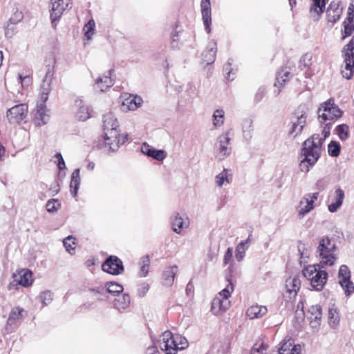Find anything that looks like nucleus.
<instances>
[{
  "label": "nucleus",
  "instance_id": "nucleus-36",
  "mask_svg": "<svg viewBox=\"0 0 354 354\" xmlns=\"http://www.w3.org/2000/svg\"><path fill=\"white\" fill-rule=\"evenodd\" d=\"M327 277V272L322 270L319 272V274H317L315 278H313L314 280L313 281L312 287L317 291L322 290L326 283Z\"/></svg>",
  "mask_w": 354,
  "mask_h": 354
},
{
  "label": "nucleus",
  "instance_id": "nucleus-23",
  "mask_svg": "<svg viewBox=\"0 0 354 354\" xmlns=\"http://www.w3.org/2000/svg\"><path fill=\"white\" fill-rule=\"evenodd\" d=\"M75 106L77 107L75 116L79 120L86 121L92 117L91 109L82 99H77Z\"/></svg>",
  "mask_w": 354,
  "mask_h": 354
},
{
  "label": "nucleus",
  "instance_id": "nucleus-61",
  "mask_svg": "<svg viewBox=\"0 0 354 354\" xmlns=\"http://www.w3.org/2000/svg\"><path fill=\"white\" fill-rule=\"evenodd\" d=\"M146 354H160V353L156 346H152L147 348Z\"/></svg>",
  "mask_w": 354,
  "mask_h": 354
},
{
  "label": "nucleus",
  "instance_id": "nucleus-58",
  "mask_svg": "<svg viewBox=\"0 0 354 354\" xmlns=\"http://www.w3.org/2000/svg\"><path fill=\"white\" fill-rule=\"evenodd\" d=\"M331 124L330 123L326 124L324 127V129L322 132V135L320 136L323 138V142L325 140L326 138L330 136Z\"/></svg>",
  "mask_w": 354,
  "mask_h": 354
},
{
  "label": "nucleus",
  "instance_id": "nucleus-64",
  "mask_svg": "<svg viewBox=\"0 0 354 354\" xmlns=\"http://www.w3.org/2000/svg\"><path fill=\"white\" fill-rule=\"evenodd\" d=\"M95 163L93 162H89L87 165H86V168L88 169V170H93L95 169Z\"/></svg>",
  "mask_w": 354,
  "mask_h": 354
},
{
  "label": "nucleus",
  "instance_id": "nucleus-38",
  "mask_svg": "<svg viewBox=\"0 0 354 354\" xmlns=\"http://www.w3.org/2000/svg\"><path fill=\"white\" fill-rule=\"evenodd\" d=\"M335 193V201L328 205V210L332 213H334L337 211V209L342 205L343 200L344 198V192L342 189H337Z\"/></svg>",
  "mask_w": 354,
  "mask_h": 354
},
{
  "label": "nucleus",
  "instance_id": "nucleus-43",
  "mask_svg": "<svg viewBox=\"0 0 354 354\" xmlns=\"http://www.w3.org/2000/svg\"><path fill=\"white\" fill-rule=\"evenodd\" d=\"M85 37L89 40L95 33V23L93 19H90L83 28Z\"/></svg>",
  "mask_w": 354,
  "mask_h": 354
},
{
  "label": "nucleus",
  "instance_id": "nucleus-63",
  "mask_svg": "<svg viewBox=\"0 0 354 354\" xmlns=\"http://www.w3.org/2000/svg\"><path fill=\"white\" fill-rule=\"evenodd\" d=\"M148 290H149L148 285L143 284L142 285V290L139 291L140 296L143 297L145 295V293L148 291Z\"/></svg>",
  "mask_w": 354,
  "mask_h": 354
},
{
  "label": "nucleus",
  "instance_id": "nucleus-57",
  "mask_svg": "<svg viewBox=\"0 0 354 354\" xmlns=\"http://www.w3.org/2000/svg\"><path fill=\"white\" fill-rule=\"evenodd\" d=\"M55 158L57 160V166L60 170L65 169V162L61 153H57L55 154Z\"/></svg>",
  "mask_w": 354,
  "mask_h": 354
},
{
  "label": "nucleus",
  "instance_id": "nucleus-28",
  "mask_svg": "<svg viewBox=\"0 0 354 354\" xmlns=\"http://www.w3.org/2000/svg\"><path fill=\"white\" fill-rule=\"evenodd\" d=\"M353 10L348 8V16L343 23L344 30L342 32V39L351 35L354 32V16H351ZM354 38V35L353 37Z\"/></svg>",
  "mask_w": 354,
  "mask_h": 354
},
{
  "label": "nucleus",
  "instance_id": "nucleus-1",
  "mask_svg": "<svg viewBox=\"0 0 354 354\" xmlns=\"http://www.w3.org/2000/svg\"><path fill=\"white\" fill-rule=\"evenodd\" d=\"M323 138L320 134H313L310 138L305 140L301 150V161L299 165V170L303 173H308L319 160Z\"/></svg>",
  "mask_w": 354,
  "mask_h": 354
},
{
  "label": "nucleus",
  "instance_id": "nucleus-39",
  "mask_svg": "<svg viewBox=\"0 0 354 354\" xmlns=\"http://www.w3.org/2000/svg\"><path fill=\"white\" fill-rule=\"evenodd\" d=\"M80 169H76L73 171L71 175V180L70 183L71 193L73 196H76L80 184Z\"/></svg>",
  "mask_w": 354,
  "mask_h": 354
},
{
  "label": "nucleus",
  "instance_id": "nucleus-56",
  "mask_svg": "<svg viewBox=\"0 0 354 354\" xmlns=\"http://www.w3.org/2000/svg\"><path fill=\"white\" fill-rule=\"evenodd\" d=\"M328 184V180L326 178H323L317 181L315 186L317 189L322 191L327 187Z\"/></svg>",
  "mask_w": 354,
  "mask_h": 354
},
{
  "label": "nucleus",
  "instance_id": "nucleus-10",
  "mask_svg": "<svg viewBox=\"0 0 354 354\" xmlns=\"http://www.w3.org/2000/svg\"><path fill=\"white\" fill-rule=\"evenodd\" d=\"M28 113V105L26 104H19L9 109L7 111L6 117L10 124H17L27 118Z\"/></svg>",
  "mask_w": 354,
  "mask_h": 354
},
{
  "label": "nucleus",
  "instance_id": "nucleus-59",
  "mask_svg": "<svg viewBox=\"0 0 354 354\" xmlns=\"http://www.w3.org/2000/svg\"><path fill=\"white\" fill-rule=\"evenodd\" d=\"M232 254H233L232 248H228L225 254L224 258H223V262L225 264H228L230 262V261L232 258Z\"/></svg>",
  "mask_w": 354,
  "mask_h": 354
},
{
  "label": "nucleus",
  "instance_id": "nucleus-13",
  "mask_svg": "<svg viewBox=\"0 0 354 354\" xmlns=\"http://www.w3.org/2000/svg\"><path fill=\"white\" fill-rule=\"evenodd\" d=\"M339 283L346 296H350L354 292V284L350 280L351 272L348 268L342 265L340 266L338 273Z\"/></svg>",
  "mask_w": 354,
  "mask_h": 354
},
{
  "label": "nucleus",
  "instance_id": "nucleus-44",
  "mask_svg": "<svg viewBox=\"0 0 354 354\" xmlns=\"http://www.w3.org/2000/svg\"><path fill=\"white\" fill-rule=\"evenodd\" d=\"M242 129L244 137L249 140L252 138V131H253V122L250 119H246L243 122Z\"/></svg>",
  "mask_w": 354,
  "mask_h": 354
},
{
  "label": "nucleus",
  "instance_id": "nucleus-17",
  "mask_svg": "<svg viewBox=\"0 0 354 354\" xmlns=\"http://www.w3.org/2000/svg\"><path fill=\"white\" fill-rule=\"evenodd\" d=\"M343 8L340 1H333L326 9V15L328 23H336L342 13Z\"/></svg>",
  "mask_w": 354,
  "mask_h": 354
},
{
  "label": "nucleus",
  "instance_id": "nucleus-4",
  "mask_svg": "<svg viewBox=\"0 0 354 354\" xmlns=\"http://www.w3.org/2000/svg\"><path fill=\"white\" fill-rule=\"evenodd\" d=\"M234 291L233 283L227 281L226 286L214 297L212 303V310L216 315L226 311L230 306V297Z\"/></svg>",
  "mask_w": 354,
  "mask_h": 354
},
{
  "label": "nucleus",
  "instance_id": "nucleus-31",
  "mask_svg": "<svg viewBox=\"0 0 354 354\" xmlns=\"http://www.w3.org/2000/svg\"><path fill=\"white\" fill-rule=\"evenodd\" d=\"M322 266L319 264L308 265L304 268L302 274L305 278L310 281V285H313V281L317 274H319Z\"/></svg>",
  "mask_w": 354,
  "mask_h": 354
},
{
  "label": "nucleus",
  "instance_id": "nucleus-53",
  "mask_svg": "<svg viewBox=\"0 0 354 354\" xmlns=\"http://www.w3.org/2000/svg\"><path fill=\"white\" fill-rule=\"evenodd\" d=\"M16 80L18 83L21 84L23 88H27L30 86L32 82L29 75L22 76L19 73L16 75Z\"/></svg>",
  "mask_w": 354,
  "mask_h": 354
},
{
  "label": "nucleus",
  "instance_id": "nucleus-6",
  "mask_svg": "<svg viewBox=\"0 0 354 354\" xmlns=\"http://www.w3.org/2000/svg\"><path fill=\"white\" fill-rule=\"evenodd\" d=\"M318 113L319 119L322 123L327 120L337 119L342 115V111L332 98L321 104Z\"/></svg>",
  "mask_w": 354,
  "mask_h": 354
},
{
  "label": "nucleus",
  "instance_id": "nucleus-18",
  "mask_svg": "<svg viewBox=\"0 0 354 354\" xmlns=\"http://www.w3.org/2000/svg\"><path fill=\"white\" fill-rule=\"evenodd\" d=\"M142 99L138 95L124 94L122 96V107L123 111H135L141 106Z\"/></svg>",
  "mask_w": 354,
  "mask_h": 354
},
{
  "label": "nucleus",
  "instance_id": "nucleus-29",
  "mask_svg": "<svg viewBox=\"0 0 354 354\" xmlns=\"http://www.w3.org/2000/svg\"><path fill=\"white\" fill-rule=\"evenodd\" d=\"M290 78V73L286 70L283 69L278 72L274 83V87L277 88L274 91L276 95H279L281 91V87L288 82Z\"/></svg>",
  "mask_w": 354,
  "mask_h": 354
},
{
  "label": "nucleus",
  "instance_id": "nucleus-40",
  "mask_svg": "<svg viewBox=\"0 0 354 354\" xmlns=\"http://www.w3.org/2000/svg\"><path fill=\"white\" fill-rule=\"evenodd\" d=\"M216 53V44L214 42L209 44L208 49L203 54V62L207 65L212 64L215 61Z\"/></svg>",
  "mask_w": 354,
  "mask_h": 354
},
{
  "label": "nucleus",
  "instance_id": "nucleus-25",
  "mask_svg": "<svg viewBox=\"0 0 354 354\" xmlns=\"http://www.w3.org/2000/svg\"><path fill=\"white\" fill-rule=\"evenodd\" d=\"M53 80V73L50 70H48L46 75L42 81L40 90V100L42 102L41 104H44L48 98V95L51 91L50 84Z\"/></svg>",
  "mask_w": 354,
  "mask_h": 354
},
{
  "label": "nucleus",
  "instance_id": "nucleus-3",
  "mask_svg": "<svg viewBox=\"0 0 354 354\" xmlns=\"http://www.w3.org/2000/svg\"><path fill=\"white\" fill-rule=\"evenodd\" d=\"M336 245L332 243L330 239L324 236L322 237L317 248L316 253L319 259V264L322 268L332 266L335 264L337 257L335 254Z\"/></svg>",
  "mask_w": 354,
  "mask_h": 354
},
{
  "label": "nucleus",
  "instance_id": "nucleus-49",
  "mask_svg": "<svg viewBox=\"0 0 354 354\" xmlns=\"http://www.w3.org/2000/svg\"><path fill=\"white\" fill-rule=\"evenodd\" d=\"M340 145L335 141H331L328 146V151L330 156L337 157L339 155Z\"/></svg>",
  "mask_w": 354,
  "mask_h": 354
},
{
  "label": "nucleus",
  "instance_id": "nucleus-12",
  "mask_svg": "<svg viewBox=\"0 0 354 354\" xmlns=\"http://www.w3.org/2000/svg\"><path fill=\"white\" fill-rule=\"evenodd\" d=\"M307 113L306 111H297L295 113V117L291 120V127L289 130V136L295 138L299 136L304 127L306 124Z\"/></svg>",
  "mask_w": 354,
  "mask_h": 354
},
{
  "label": "nucleus",
  "instance_id": "nucleus-42",
  "mask_svg": "<svg viewBox=\"0 0 354 354\" xmlns=\"http://www.w3.org/2000/svg\"><path fill=\"white\" fill-rule=\"evenodd\" d=\"M129 304L130 297L127 294H124L118 299H115L113 303L114 307L119 310L126 309Z\"/></svg>",
  "mask_w": 354,
  "mask_h": 354
},
{
  "label": "nucleus",
  "instance_id": "nucleus-26",
  "mask_svg": "<svg viewBox=\"0 0 354 354\" xmlns=\"http://www.w3.org/2000/svg\"><path fill=\"white\" fill-rule=\"evenodd\" d=\"M140 150L142 153L158 161L164 160L167 156L164 150L156 149L145 142L142 145Z\"/></svg>",
  "mask_w": 354,
  "mask_h": 354
},
{
  "label": "nucleus",
  "instance_id": "nucleus-15",
  "mask_svg": "<svg viewBox=\"0 0 354 354\" xmlns=\"http://www.w3.org/2000/svg\"><path fill=\"white\" fill-rule=\"evenodd\" d=\"M50 120L49 110L44 104H38L35 110L32 112L31 121L32 124L40 127L46 124Z\"/></svg>",
  "mask_w": 354,
  "mask_h": 354
},
{
  "label": "nucleus",
  "instance_id": "nucleus-35",
  "mask_svg": "<svg viewBox=\"0 0 354 354\" xmlns=\"http://www.w3.org/2000/svg\"><path fill=\"white\" fill-rule=\"evenodd\" d=\"M178 272L176 266H169L165 268L163 272V283L167 286H171L174 280V277Z\"/></svg>",
  "mask_w": 354,
  "mask_h": 354
},
{
  "label": "nucleus",
  "instance_id": "nucleus-27",
  "mask_svg": "<svg viewBox=\"0 0 354 354\" xmlns=\"http://www.w3.org/2000/svg\"><path fill=\"white\" fill-rule=\"evenodd\" d=\"M201 6L203 21L205 29L207 33H209L210 32V25L212 24L210 0H202Z\"/></svg>",
  "mask_w": 354,
  "mask_h": 354
},
{
  "label": "nucleus",
  "instance_id": "nucleus-14",
  "mask_svg": "<svg viewBox=\"0 0 354 354\" xmlns=\"http://www.w3.org/2000/svg\"><path fill=\"white\" fill-rule=\"evenodd\" d=\"M13 280L9 285V288L12 289V287L17 288V286L24 287H28L32 285L33 282L32 272L27 269H24L15 273L12 275Z\"/></svg>",
  "mask_w": 354,
  "mask_h": 354
},
{
  "label": "nucleus",
  "instance_id": "nucleus-62",
  "mask_svg": "<svg viewBox=\"0 0 354 354\" xmlns=\"http://www.w3.org/2000/svg\"><path fill=\"white\" fill-rule=\"evenodd\" d=\"M224 70L225 71H227L226 77L230 80H232L234 79V77H231L232 69L230 68V64H227V65H225L224 67Z\"/></svg>",
  "mask_w": 354,
  "mask_h": 354
},
{
  "label": "nucleus",
  "instance_id": "nucleus-60",
  "mask_svg": "<svg viewBox=\"0 0 354 354\" xmlns=\"http://www.w3.org/2000/svg\"><path fill=\"white\" fill-rule=\"evenodd\" d=\"M265 94V88L263 87H260L254 95V99L256 101L259 102L262 100Z\"/></svg>",
  "mask_w": 354,
  "mask_h": 354
},
{
  "label": "nucleus",
  "instance_id": "nucleus-2",
  "mask_svg": "<svg viewBox=\"0 0 354 354\" xmlns=\"http://www.w3.org/2000/svg\"><path fill=\"white\" fill-rule=\"evenodd\" d=\"M188 346V341L185 337L173 334L170 330H165L160 336L159 346L165 354H176Z\"/></svg>",
  "mask_w": 354,
  "mask_h": 354
},
{
  "label": "nucleus",
  "instance_id": "nucleus-48",
  "mask_svg": "<svg viewBox=\"0 0 354 354\" xmlns=\"http://www.w3.org/2000/svg\"><path fill=\"white\" fill-rule=\"evenodd\" d=\"M348 126L346 124H340L338 125L336 129V133L338 135L339 139L342 141H344L348 138Z\"/></svg>",
  "mask_w": 354,
  "mask_h": 354
},
{
  "label": "nucleus",
  "instance_id": "nucleus-8",
  "mask_svg": "<svg viewBox=\"0 0 354 354\" xmlns=\"http://www.w3.org/2000/svg\"><path fill=\"white\" fill-rule=\"evenodd\" d=\"M105 145L112 151L117 150L127 140V135L120 133V129H103Z\"/></svg>",
  "mask_w": 354,
  "mask_h": 354
},
{
  "label": "nucleus",
  "instance_id": "nucleus-7",
  "mask_svg": "<svg viewBox=\"0 0 354 354\" xmlns=\"http://www.w3.org/2000/svg\"><path fill=\"white\" fill-rule=\"evenodd\" d=\"M344 64L342 66V74L347 80L352 77L354 73V38L345 46L343 50Z\"/></svg>",
  "mask_w": 354,
  "mask_h": 354
},
{
  "label": "nucleus",
  "instance_id": "nucleus-41",
  "mask_svg": "<svg viewBox=\"0 0 354 354\" xmlns=\"http://www.w3.org/2000/svg\"><path fill=\"white\" fill-rule=\"evenodd\" d=\"M328 324L333 328H335L337 327L339 323V315L337 309L333 306L328 309Z\"/></svg>",
  "mask_w": 354,
  "mask_h": 354
},
{
  "label": "nucleus",
  "instance_id": "nucleus-30",
  "mask_svg": "<svg viewBox=\"0 0 354 354\" xmlns=\"http://www.w3.org/2000/svg\"><path fill=\"white\" fill-rule=\"evenodd\" d=\"M322 266L319 264L308 265L304 268L302 274L305 278L310 281V285H313V281L317 274H319Z\"/></svg>",
  "mask_w": 354,
  "mask_h": 354
},
{
  "label": "nucleus",
  "instance_id": "nucleus-24",
  "mask_svg": "<svg viewBox=\"0 0 354 354\" xmlns=\"http://www.w3.org/2000/svg\"><path fill=\"white\" fill-rule=\"evenodd\" d=\"M114 84V80L111 77V71H109L106 74L102 77L96 79L94 89L96 91L104 92Z\"/></svg>",
  "mask_w": 354,
  "mask_h": 354
},
{
  "label": "nucleus",
  "instance_id": "nucleus-22",
  "mask_svg": "<svg viewBox=\"0 0 354 354\" xmlns=\"http://www.w3.org/2000/svg\"><path fill=\"white\" fill-rule=\"evenodd\" d=\"M328 0H310V17L314 21H318L324 12Z\"/></svg>",
  "mask_w": 354,
  "mask_h": 354
},
{
  "label": "nucleus",
  "instance_id": "nucleus-33",
  "mask_svg": "<svg viewBox=\"0 0 354 354\" xmlns=\"http://www.w3.org/2000/svg\"><path fill=\"white\" fill-rule=\"evenodd\" d=\"M232 174L230 170L224 169L221 173L215 176V183L217 187H221L230 183Z\"/></svg>",
  "mask_w": 354,
  "mask_h": 354
},
{
  "label": "nucleus",
  "instance_id": "nucleus-55",
  "mask_svg": "<svg viewBox=\"0 0 354 354\" xmlns=\"http://www.w3.org/2000/svg\"><path fill=\"white\" fill-rule=\"evenodd\" d=\"M24 17L23 12L16 8V10L12 13L10 18V22L12 24H16L21 21Z\"/></svg>",
  "mask_w": 354,
  "mask_h": 354
},
{
  "label": "nucleus",
  "instance_id": "nucleus-21",
  "mask_svg": "<svg viewBox=\"0 0 354 354\" xmlns=\"http://www.w3.org/2000/svg\"><path fill=\"white\" fill-rule=\"evenodd\" d=\"M230 138L227 133L221 135L218 138V157L223 160L231 153V147H230Z\"/></svg>",
  "mask_w": 354,
  "mask_h": 354
},
{
  "label": "nucleus",
  "instance_id": "nucleus-34",
  "mask_svg": "<svg viewBox=\"0 0 354 354\" xmlns=\"http://www.w3.org/2000/svg\"><path fill=\"white\" fill-rule=\"evenodd\" d=\"M103 129H119V122L115 115L109 112L103 116Z\"/></svg>",
  "mask_w": 354,
  "mask_h": 354
},
{
  "label": "nucleus",
  "instance_id": "nucleus-47",
  "mask_svg": "<svg viewBox=\"0 0 354 354\" xmlns=\"http://www.w3.org/2000/svg\"><path fill=\"white\" fill-rule=\"evenodd\" d=\"M63 244L68 253H73L76 248V242L74 237H73L72 236H67L66 239H64Z\"/></svg>",
  "mask_w": 354,
  "mask_h": 354
},
{
  "label": "nucleus",
  "instance_id": "nucleus-45",
  "mask_svg": "<svg viewBox=\"0 0 354 354\" xmlns=\"http://www.w3.org/2000/svg\"><path fill=\"white\" fill-rule=\"evenodd\" d=\"M225 111L223 109H216L213 114V124L221 127L224 123Z\"/></svg>",
  "mask_w": 354,
  "mask_h": 354
},
{
  "label": "nucleus",
  "instance_id": "nucleus-20",
  "mask_svg": "<svg viewBox=\"0 0 354 354\" xmlns=\"http://www.w3.org/2000/svg\"><path fill=\"white\" fill-rule=\"evenodd\" d=\"M322 308L319 305L311 306L308 310V319L310 321V327L317 330L322 322Z\"/></svg>",
  "mask_w": 354,
  "mask_h": 354
},
{
  "label": "nucleus",
  "instance_id": "nucleus-37",
  "mask_svg": "<svg viewBox=\"0 0 354 354\" xmlns=\"http://www.w3.org/2000/svg\"><path fill=\"white\" fill-rule=\"evenodd\" d=\"M24 309L19 306L14 307L9 314V317L7 320V325L12 326L15 325L19 321L22 319V313Z\"/></svg>",
  "mask_w": 354,
  "mask_h": 354
},
{
  "label": "nucleus",
  "instance_id": "nucleus-50",
  "mask_svg": "<svg viewBox=\"0 0 354 354\" xmlns=\"http://www.w3.org/2000/svg\"><path fill=\"white\" fill-rule=\"evenodd\" d=\"M39 299L44 306H47L53 301V293L49 290H45L40 293Z\"/></svg>",
  "mask_w": 354,
  "mask_h": 354
},
{
  "label": "nucleus",
  "instance_id": "nucleus-54",
  "mask_svg": "<svg viewBox=\"0 0 354 354\" xmlns=\"http://www.w3.org/2000/svg\"><path fill=\"white\" fill-rule=\"evenodd\" d=\"M46 207L48 212H54L59 208L60 203L57 200L52 199L47 202Z\"/></svg>",
  "mask_w": 354,
  "mask_h": 354
},
{
  "label": "nucleus",
  "instance_id": "nucleus-32",
  "mask_svg": "<svg viewBox=\"0 0 354 354\" xmlns=\"http://www.w3.org/2000/svg\"><path fill=\"white\" fill-rule=\"evenodd\" d=\"M268 309L266 306H252L246 311V315L250 319H259L266 315Z\"/></svg>",
  "mask_w": 354,
  "mask_h": 354
},
{
  "label": "nucleus",
  "instance_id": "nucleus-19",
  "mask_svg": "<svg viewBox=\"0 0 354 354\" xmlns=\"http://www.w3.org/2000/svg\"><path fill=\"white\" fill-rule=\"evenodd\" d=\"M171 224L172 230L176 234H180L184 230L189 227V219L185 215L180 216L176 214L171 216Z\"/></svg>",
  "mask_w": 354,
  "mask_h": 354
},
{
  "label": "nucleus",
  "instance_id": "nucleus-9",
  "mask_svg": "<svg viewBox=\"0 0 354 354\" xmlns=\"http://www.w3.org/2000/svg\"><path fill=\"white\" fill-rule=\"evenodd\" d=\"M318 192L305 194L300 200L297 209V216L299 219L310 213L314 208L315 202L318 198Z\"/></svg>",
  "mask_w": 354,
  "mask_h": 354
},
{
  "label": "nucleus",
  "instance_id": "nucleus-51",
  "mask_svg": "<svg viewBox=\"0 0 354 354\" xmlns=\"http://www.w3.org/2000/svg\"><path fill=\"white\" fill-rule=\"evenodd\" d=\"M248 248V246L245 245L243 243H240L237 245L236 248L235 257L238 261H241L243 260Z\"/></svg>",
  "mask_w": 354,
  "mask_h": 354
},
{
  "label": "nucleus",
  "instance_id": "nucleus-52",
  "mask_svg": "<svg viewBox=\"0 0 354 354\" xmlns=\"http://www.w3.org/2000/svg\"><path fill=\"white\" fill-rule=\"evenodd\" d=\"M106 290L113 294L122 292L123 290V287L122 285L114 283V282H109L106 284Z\"/></svg>",
  "mask_w": 354,
  "mask_h": 354
},
{
  "label": "nucleus",
  "instance_id": "nucleus-5",
  "mask_svg": "<svg viewBox=\"0 0 354 354\" xmlns=\"http://www.w3.org/2000/svg\"><path fill=\"white\" fill-rule=\"evenodd\" d=\"M300 288L301 281L298 277L294 276L286 280L282 297L287 308H292L298 291Z\"/></svg>",
  "mask_w": 354,
  "mask_h": 354
},
{
  "label": "nucleus",
  "instance_id": "nucleus-16",
  "mask_svg": "<svg viewBox=\"0 0 354 354\" xmlns=\"http://www.w3.org/2000/svg\"><path fill=\"white\" fill-rule=\"evenodd\" d=\"M102 267L104 272L113 275L119 274L124 270L122 261L115 256H110Z\"/></svg>",
  "mask_w": 354,
  "mask_h": 354
},
{
  "label": "nucleus",
  "instance_id": "nucleus-11",
  "mask_svg": "<svg viewBox=\"0 0 354 354\" xmlns=\"http://www.w3.org/2000/svg\"><path fill=\"white\" fill-rule=\"evenodd\" d=\"M51 10L50 18L53 24L59 20L64 12L71 8V0H50Z\"/></svg>",
  "mask_w": 354,
  "mask_h": 354
},
{
  "label": "nucleus",
  "instance_id": "nucleus-46",
  "mask_svg": "<svg viewBox=\"0 0 354 354\" xmlns=\"http://www.w3.org/2000/svg\"><path fill=\"white\" fill-rule=\"evenodd\" d=\"M150 261L147 257H144L140 259V269L139 276L145 277L147 275L149 270Z\"/></svg>",
  "mask_w": 354,
  "mask_h": 354
}]
</instances>
